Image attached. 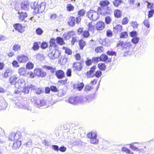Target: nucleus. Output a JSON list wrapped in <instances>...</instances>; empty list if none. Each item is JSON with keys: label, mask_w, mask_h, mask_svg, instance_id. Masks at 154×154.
I'll use <instances>...</instances> for the list:
<instances>
[{"label": "nucleus", "mask_w": 154, "mask_h": 154, "mask_svg": "<svg viewBox=\"0 0 154 154\" xmlns=\"http://www.w3.org/2000/svg\"><path fill=\"white\" fill-rule=\"evenodd\" d=\"M56 39L54 38H51L49 41V48L50 50L48 54V56L51 60H54L56 58H58L61 55V53L58 50H56V49L52 50V47H54V48H56L57 45L55 41Z\"/></svg>", "instance_id": "f257e3e1"}, {"label": "nucleus", "mask_w": 154, "mask_h": 154, "mask_svg": "<svg viewBox=\"0 0 154 154\" xmlns=\"http://www.w3.org/2000/svg\"><path fill=\"white\" fill-rule=\"evenodd\" d=\"M24 139H22V142L20 140L15 141L12 147L14 149H16L19 148L22 142L23 145L25 146L30 147L32 146V141L29 138H28L27 137H25Z\"/></svg>", "instance_id": "f03ea898"}, {"label": "nucleus", "mask_w": 154, "mask_h": 154, "mask_svg": "<svg viewBox=\"0 0 154 154\" xmlns=\"http://www.w3.org/2000/svg\"><path fill=\"white\" fill-rule=\"evenodd\" d=\"M87 16L90 20L95 21L98 19L99 15L97 12L90 10L87 13Z\"/></svg>", "instance_id": "7ed1b4c3"}, {"label": "nucleus", "mask_w": 154, "mask_h": 154, "mask_svg": "<svg viewBox=\"0 0 154 154\" xmlns=\"http://www.w3.org/2000/svg\"><path fill=\"white\" fill-rule=\"evenodd\" d=\"M82 96H71L68 99V101L69 103L74 105H75L79 103H82Z\"/></svg>", "instance_id": "20e7f679"}, {"label": "nucleus", "mask_w": 154, "mask_h": 154, "mask_svg": "<svg viewBox=\"0 0 154 154\" xmlns=\"http://www.w3.org/2000/svg\"><path fill=\"white\" fill-rule=\"evenodd\" d=\"M87 137L90 139V143L93 144H96L98 142V140L97 139V132L94 131L87 134Z\"/></svg>", "instance_id": "39448f33"}, {"label": "nucleus", "mask_w": 154, "mask_h": 154, "mask_svg": "<svg viewBox=\"0 0 154 154\" xmlns=\"http://www.w3.org/2000/svg\"><path fill=\"white\" fill-rule=\"evenodd\" d=\"M96 93H95L89 94L86 96L85 97L82 96V103H84L86 101L90 102L93 101L95 99Z\"/></svg>", "instance_id": "423d86ee"}, {"label": "nucleus", "mask_w": 154, "mask_h": 154, "mask_svg": "<svg viewBox=\"0 0 154 154\" xmlns=\"http://www.w3.org/2000/svg\"><path fill=\"white\" fill-rule=\"evenodd\" d=\"M34 73L38 77H45L46 75V72L42 70V69L37 68L35 69Z\"/></svg>", "instance_id": "0eeeda50"}, {"label": "nucleus", "mask_w": 154, "mask_h": 154, "mask_svg": "<svg viewBox=\"0 0 154 154\" xmlns=\"http://www.w3.org/2000/svg\"><path fill=\"white\" fill-rule=\"evenodd\" d=\"M96 69V66H93L90 69V70L86 72V76L88 78H93L94 77V73L95 69Z\"/></svg>", "instance_id": "6e6552de"}, {"label": "nucleus", "mask_w": 154, "mask_h": 154, "mask_svg": "<svg viewBox=\"0 0 154 154\" xmlns=\"http://www.w3.org/2000/svg\"><path fill=\"white\" fill-rule=\"evenodd\" d=\"M26 83L25 81L23 79H19L17 80L16 84H15V87L19 89L23 87L25 85Z\"/></svg>", "instance_id": "1a4fd4ad"}, {"label": "nucleus", "mask_w": 154, "mask_h": 154, "mask_svg": "<svg viewBox=\"0 0 154 154\" xmlns=\"http://www.w3.org/2000/svg\"><path fill=\"white\" fill-rule=\"evenodd\" d=\"M131 46L130 45V44L129 43H125V46L124 48L123 49V50L125 51V54L126 53L127 54L130 55L132 54L131 50H132Z\"/></svg>", "instance_id": "9d476101"}, {"label": "nucleus", "mask_w": 154, "mask_h": 154, "mask_svg": "<svg viewBox=\"0 0 154 154\" xmlns=\"http://www.w3.org/2000/svg\"><path fill=\"white\" fill-rule=\"evenodd\" d=\"M109 2L107 0H103L100 1L99 5L101 7H98L97 9V11H101L103 9V7L108 6L110 4Z\"/></svg>", "instance_id": "9b49d317"}, {"label": "nucleus", "mask_w": 154, "mask_h": 154, "mask_svg": "<svg viewBox=\"0 0 154 154\" xmlns=\"http://www.w3.org/2000/svg\"><path fill=\"white\" fill-rule=\"evenodd\" d=\"M20 7L21 10L27 11L29 8V2L26 1H23L21 3Z\"/></svg>", "instance_id": "f8f14e48"}, {"label": "nucleus", "mask_w": 154, "mask_h": 154, "mask_svg": "<svg viewBox=\"0 0 154 154\" xmlns=\"http://www.w3.org/2000/svg\"><path fill=\"white\" fill-rule=\"evenodd\" d=\"M18 61L20 63H26L28 60V57L24 54L18 56L17 58Z\"/></svg>", "instance_id": "ddd939ff"}, {"label": "nucleus", "mask_w": 154, "mask_h": 154, "mask_svg": "<svg viewBox=\"0 0 154 154\" xmlns=\"http://www.w3.org/2000/svg\"><path fill=\"white\" fill-rule=\"evenodd\" d=\"M46 3L45 2H42L38 4V8L37 11L38 13H42L45 10Z\"/></svg>", "instance_id": "4468645a"}, {"label": "nucleus", "mask_w": 154, "mask_h": 154, "mask_svg": "<svg viewBox=\"0 0 154 154\" xmlns=\"http://www.w3.org/2000/svg\"><path fill=\"white\" fill-rule=\"evenodd\" d=\"M72 67L73 70L78 71H80L83 67L82 64L78 62H74L73 64Z\"/></svg>", "instance_id": "2eb2a0df"}, {"label": "nucleus", "mask_w": 154, "mask_h": 154, "mask_svg": "<svg viewBox=\"0 0 154 154\" xmlns=\"http://www.w3.org/2000/svg\"><path fill=\"white\" fill-rule=\"evenodd\" d=\"M55 75L57 78L59 79H62L65 76L64 72L63 70L60 69L57 71Z\"/></svg>", "instance_id": "dca6fc26"}, {"label": "nucleus", "mask_w": 154, "mask_h": 154, "mask_svg": "<svg viewBox=\"0 0 154 154\" xmlns=\"http://www.w3.org/2000/svg\"><path fill=\"white\" fill-rule=\"evenodd\" d=\"M67 87L66 86H64L62 89L58 90L57 96L59 97H62L65 95L67 92Z\"/></svg>", "instance_id": "f3484780"}, {"label": "nucleus", "mask_w": 154, "mask_h": 154, "mask_svg": "<svg viewBox=\"0 0 154 154\" xmlns=\"http://www.w3.org/2000/svg\"><path fill=\"white\" fill-rule=\"evenodd\" d=\"M42 67L43 68L45 69L46 71L50 70L52 75H54L56 72V68L53 67L51 66L45 65L43 66Z\"/></svg>", "instance_id": "a211bd4d"}, {"label": "nucleus", "mask_w": 154, "mask_h": 154, "mask_svg": "<svg viewBox=\"0 0 154 154\" xmlns=\"http://www.w3.org/2000/svg\"><path fill=\"white\" fill-rule=\"evenodd\" d=\"M105 25L104 22L100 21L97 22L95 25L96 29L98 30H101L105 27Z\"/></svg>", "instance_id": "6ab92c4d"}, {"label": "nucleus", "mask_w": 154, "mask_h": 154, "mask_svg": "<svg viewBox=\"0 0 154 154\" xmlns=\"http://www.w3.org/2000/svg\"><path fill=\"white\" fill-rule=\"evenodd\" d=\"M35 103L38 107L40 108L46 104V101L44 99H38L35 102Z\"/></svg>", "instance_id": "aec40b11"}, {"label": "nucleus", "mask_w": 154, "mask_h": 154, "mask_svg": "<svg viewBox=\"0 0 154 154\" xmlns=\"http://www.w3.org/2000/svg\"><path fill=\"white\" fill-rule=\"evenodd\" d=\"M99 42L102 45L106 47L110 46L111 43L110 40L107 38L101 39L100 40Z\"/></svg>", "instance_id": "412c9836"}, {"label": "nucleus", "mask_w": 154, "mask_h": 154, "mask_svg": "<svg viewBox=\"0 0 154 154\" xmlns=\"http://www.w3.org/2000/svg\"><path fill=\"white\" fill-rule=\"evenodd\" d=\"M75 34V32L73 30L69 31L66 34L65 33L63 35L64 40L69 39L71 36H74Z\"/></svg>", "instance_id": "4be33fe9"}, {"label": "nucleus", "mask_w": 154, "mask_h": 154, "mask_svg": "<svg viewBox=\"0 0 154 154\" xmlns=\"http://www.w3.org/2000/svg\"><path fill=\"white\" fill-rule=\"evenodd\" d=\"M75 17L71 16L68 19V23L69 26L73 27L75 25Z\"/></svg>", "instance_id": "5701e85b"}, {"label": "nucleus", "mask_w": 154, "mask_h": 154, "mask_svg": "<svg viewBox=\"0 0 154 154\" xmlns=\"http://www.w3.org/2000/svg\"><path fill=\"white\" fill-rule=\"evenodd\" d=\"M19 18L21 21H23L27 17V15L26 12H19Z\"/></svg>", "instance_id": "b1692460"}, {"label": "nucleus", "mask_w": 154, "mask_h": 154, "mask_svg": "<svg viewBox=\"0 0 154 154\" xmlns=\"http://www.w3.org/2000/svg\"><path fill=\"white\" fill-rule=\"evenodd\" d=\"M17 79V78L16 76L14 75L9 78V81L11 85H14L15 86Z\"/></svg>", "instance_id": "393cba45"}, {"label": "nucleus", "mask_w": 154, "mask_h": 154, "mask_svg": "<svg viewBox=\"0 0 154 154\" xmlns=\"http://www.w3.org/2000/svg\"><path fill=\"white\" fill-rule=\"evenodd\" d=\"M13 26L15 30L19 32H21L23 27L21 24L16 23L13 25Z\"/></svg>", "instance_id": "a878e982"}, {"label": "nucleus", "mask_w": 154, "mask_h": 154, "mask_svg": "<svg viewBox=\"0 0 154 154\" xmlns=\"http://www.w3.org/2000/svg\"><path fill=\"white\" fill-rule=\"evenodd\" d=\"M56 40L57 43L59 45H63L65 44L63 38L60 37H57Z\"/></svg>", "instance_id": "bb28decb"}, {"label": "nucleus", "mask_w": 154, "mask_h": 154, "mask_svg": "<svg viewBox=\"0 0 154 154\" xmlns=\"http://www.w3.org/2000/svg\"><path fill=\"white\" fill-rule=\"evenodd\" d=\"M38 4L39 3L38 2H32L31 3L30 7L31 8L37 11Z\"/></svg>", "instance_id": "cd10ccee"}, {"label": "nucleus", "mask_w": 154, "mask_h": 154, "mask_svg": "<svg viewBox=\"0 0 154 154\" xmlns=\"http://www.w3.org/2000/svg\"><path fill=\"white\" fill-rule=\"evenodd\" d=\"M114 15L115 17L117 18H120L122 16L121 11L120 10H116L114 12Z\"/></svg>", "instance_id": "c85d7f7f"}, {"label": "nucleus", "mask_w": 154, "mask_h": 154, "mask_svg": "<svg viewBox=\"0 0 154 154\" xmlns=\"http://www.w3.org/2000/svg\"><path fill=\"white\" fill-rule=\"evenodd\" d=\"M74 86H75L77 90L80 91L84 87V84L83 82H81L75 85H74Z\"/></svg>", "instance_id": "c756f323"}, {"label": "nucleus", "mask_w": 154, "mask_h": 154, "mask_svg": "<svg viewBox=\"0 0 154 154\" xmlns=\"http://www.w3.org/2000/svg\"><path fill=\"white\" fill-rule=\"evenodd\" d=\"M99 57L100 61L104 62L106 61L108 59V56L104 54H103L101 55Z\"/></svg>", "instance_id": "7c9ffc66"}, {"label": "nucleus", "mask_w": 154, "mask_h": 154, "mask_svg": "<svg viewBox=\"0 0 154 154\" xmlns=\"http://www.w3.org/2000/svg\"><path fill=\"white\" fill-rule=\"evenodd\" d=\"M114 31L117 33L121 32L122 30V26L120 25H117L114 28Z\"/></svg>", "instance_id": "2f4dec72"}, {"label": "nucleus", "mask_w": 154, "mask_h": 154, "mask_svg": "<svg viewBox=\"0 0 154 154\" xmlns=\"http://www.w3.org/2000/svg\"><path fill=\"white\" fill-rule=\"evenodd\" d=\"M79 44L80 47V48L81 50H82L84 47L86 45L85 42L82 39H81L79 41Z\"/></svg>", "instance_id": "473e14b6"}, {"label": "nucleus", "mask_w": 154, "mask_h": 154, "mask_svg": "<svg viewBox=\"0 0 154 154\" xmlns=\"http://www.w3.org/2000/svg\"><path fill=\"white\" fill-rule=\"evenodd\" d=\"M0 103L1 104L2 109H5L7 106L6 101L3 99L0 101Z\"/></svg>", "instance_id": "72a5a7b5"}, {"label": "nucleus", "mask_w": 154, "mask_h": 154, "mask_svg": "<svg viewBox=\"0 0 154 154\" xmlns=\"http://www.w3.org/2000/svg\"><path fill=\"white\" fill-rule=\"evenodd\" d=\"M88 30L90 32H94V24H92V22L89 23L88 25Z\"/></svg>", "instance_id": "f704fd0d"}, {"label": "nucleus", "mask_w": 154, "mask_h": 154, "mask_svg": "<svg viewBox=\"0 0 154 154\" xmlns=\"http://www.w3.org/2000/svg\"><path fill=\"white\" fill-rule=\"evenodd\" d=\"M135 143L139 144V143L138 142H134L131 143L130 144V148L133 150H135L137 151H139V149H138V147H136L134 146V144Z\"/></svg>", "instance_id": "c9c22d12"}, {"label": "nucleus", "mask_w": 154, "mask_h": 154, "mask_svg": "<svg viewBox=\"0 0 154 154\" xmlns=\"http://www.w3.org/2000/svg\"><path fill=\"white\" fill-rule=\"evenodd\" d=\"M12 71L11 69H7L4 74V77L5 78L10 76L12 74Z\"/></svg>", "instance_id": "e433bc0d"}, {"label": "nucleus", "mask_w": 154, "mask_h": 154, "mask_svg": "<svg viewBox=\"0 0 154 154\" xmlns=\"http://www.w3.org/2000/svg\"><path fill=\"white\" fill-rule=\"evenodd\" d=\"M125 43H124L123 41H119L117 44L116 47H121L123 49V48L125 47Z\"/></svg>", "instance_id": "4c0bfd02"}, {"label": "nucleus", "mask_w": 154, "mask_h": 154, "mask_svg": "<svg viewBox=\"0 0 154 154\" xmlns=\"http://www.w3.org/2000/svg\"><path fill=\"white\" fill-rule=\"evenodd\" d=\"M39 48L38 42H35L33 45V47L32 48V49L35 51L38 50Z\"/></svg>", "instance_id": "58836bf2"}, {"label": "nucleus", "mask_w": 154, "mask_h": 154, "mask_svg": "<svg viewBox=\"0 0 154 154\" xmlns=\"http://www.w3.org/2000/svg\"><path fill=\"white\" fill-rule=\"evenodd\" d=\"M122 151L125 152L128 154H134L129 149L126 147H122Z\"/></svg>", "instance_id": "ea45409f"}, {"label": "nucleus", "mask_w": 154, "mask_h": 154, "mask_svg": "<svg viewBox=\"0 0 154 154\" xmlns=\"http://www.w3.org/2000/svg\"><path fill=\"white\" fill-rule=\"evenodd\" d=\"M18 73L21 75H25V68L21 67L18 69Z\"/></svg>", "instance_id": "a19ab883"}, {"label": "nucleus", "mask_w": 154, "mask_h": 154, "mask_svg": "<svg viewBox=\"0 0 154 154\" xmlns=\"http://www.w3.org/2000/svg\"><path fill=\"white\" fill-rule=\"evenodd\" d=\"M128 36V32L126 31L123 32L120 34V38H127Z\"/></svg>", "instance_id": "79ce46f5"}, {"label": "nucleus", "mask_w": 154, "mask_h": 154, "mask_svg": "<svg viewBox=\"0 0 154 154\" xmlns=\"http://www.w3.org/2000/svg\"><path fill=\"white\" fill-rule=\"evenodd\" d=\"M98 67L102 71H104L106 68L105 64L104 63H99L98 65Z\"/></svg>", "instance_id": "37998d69"}, {"label": "nucleus", "mask_w": 154, "mask_h": 154, "mask_svg": "<svg viewBox=\"0 0 154 154\" xmlns=\"http://www.w3.org/2000/svg\"><path fill=\"white\" fill-rule=\"evenodd\" d=\"M21 108L23 109H27L29 111H31V108L29 106L28 104H22Z\"/></svg>", "instance_id": "c03bdc74"}, {"label": "nucleus", "mask_w": 154, "mask_h": 154, "mask_svg": "<svg viewBox=\"0 0 154 154\" xmlns=\"http://www.w3.org/2000/svg\"><path fill=\"white\" fill-rule=\"evenodd\" d=\"M34 65L31 62L28 63L26 65V68L28 69H32L33 68Z\"/></svg>", "instance_id": "a18cd8bd"}, {"label": "nucleus", "mask_w": 154, "mask_h": 154, "mask_svg": "<svg viewBox=\"0 0 154 154\" xmlns=\"http://www.w3.org/2000/svg\"><path fill=\"white\" fill-rule=\"evenodd\" d=\"M122 2V0H115L113 2V5L116 7H118Z\"/></svg>", "instance_id": "49530a36"}, {"label": "nucleus", "mask_w": 154, "mask_h": 154, "mask_svg": "<svg viewBox=\"0 0 154 154\" xmlns=\"http://www.w3.org/2000/svg\"><path fill=\"white\" fill-rule=\"evenodd\" d=\"M107 54L109 56H116V53L115 51H108L106 52Z\"/></svg>", "instance_id": "de8ad7c7"}, {"label": "nucleus", "mask_w": 154, "mask_h": 154, "mask_svg": "<svg viewBox=\"0 0 154 154\" xmlns=\"http://www.w3.org/2000/svg\"><path fill=\"white\" fill-rule=\"evenodd\" d=\"M37 59L42 61L44 59V55L42 54H38L36 56Z\"/></svg>", "instance_id": "09e8293b"}, {"label": "nucleus", "mask_w": 154, "mask_h": 154, "mask_svg": "<svg viewBox=\"0 0 154 154\" xmlns=\"http://www.w3.org/2000/svg\"><path fill=\"white\" fill-rule=\"evenodd\" d=\"M12 48L13 50L15 51H19L20 49V46L18 44H15L13 46Z\"/></svg>", "instance_id": "8fccbe9b"}, {"label": "nucleus", "mask_w": 154, "mask_h": 154, "mask_svg": "<svg viewBox=\"0 0 154 154\" xmlns=\"http://www.w3.org/2000/svg\"><path fill=\"white\" fill-rule=\"evenodd\" d=\"M35 32L37 35H41L43 33V31L41 28H38L36 29Z\"/></svg>", "instance_id": "3c124183"}, {"label": "nucleus", "mask_w": 154, "mask_h": 154, "mask_svg": "<svg viewBox=\"0 0 154 154\" xmlns=\"http://www.w3.org/2000/svg\"><path fill=\"white\" fill-rule=\"evenodd\" d=\"M29 85H27L25 86L23 88V91L24 93L27 94H28L29 91Z\"/></svg>", "instance_id": "603ef678"}, {"label": "nucleus", "mask_w": 154, "mask_h": 154, "mask_svg": "<svg viewBox=\"0 0 154 154\" xmlns=\"http://www.w3.org/2000/svg\"><path fill=\"white\" fill-rule=\"evenodd\" d=\"M85 11L84 9H81L78 12V15L80 17H83L85 14Z\"/></svg>", "instance_id": "864d4df0"}, {"label": "nucleus", "mask_w": 154, "mask_h": 154, "mask_svg": "<svg viewBox=\"0 0 154 154\" xmlns=\"http://www.w3.org/2000/svg\"><path fill=\"white\" fill-rule=\"evenodd\" d=\"M102 75V72L100 70H97L94 73V77L99 78Z\"/></svg>", "instance_id": "5fc2aeb1"}, {"label": "nucleus", "mask_w": 154, "mask_h": 154, "mask_svg": "<svg viewBox=\"0 0 154 154\" xmlns=\"http://www.w3.org/2000/svg\"><path fill=\"white\" fill-rule=\"evenodd\" d=\"M8 139L9 140L11 141H14L15 140V133H11L8 136Z\"/></svg>", "instance_id": "6e6d98bb"}, {"label": "nucleus", "mask_w": 154, "mask_h": 154, "mask_svg": "<svg viewBox=\"0 0 154 154\" xmlns=\"http://www.w3.org/2000/svg\"><path fill=\"white\" fill-rule=\"evenodd\" d=\"M66 8L68 11H73L74 9V7L72 5L70 4L67 5Z\"/></svg>", "instance_id": "4d7b16f0"}, {"label": "nucleus", "mask_w": 154, "mask_h": 154, "mask_svg": "<svg viewBox=\"0 0 154 154\" xmlns=\"http://www.w3.org/2000/svg\"><path fill=\"white\" fill-rule=\"evenodd\" d=\"M105 22L107 24H109L112 21V19L109 16H107L105 18Z\"/></svg>", "instance_id": "13d9d810"}, {"label": "nucleus", "mask_w": 154, "mask_h": 154, "mask_svg": "<svg viewBox=\"0 0 154 154\" xmlns=\"http://www.w3.org/2000/svg\"><path fill=\"white\" fill-rule=\"evenodd\" d=\"M43 92V89L40 88H36L35 91L36 94H40L42 93Z\"/></svg>", "instance_id": "bf43d9fd"}, {"label": "nucleus", "mask_w": 154, "mask_h": 154, "mask_svg": "<svg viewBox=\"0 0 154 154\" xmlns=\"http://www.w3.org/2000/svg\"><path fill=\"white\" fill-rule=\"evenodd\" d=\"M21 137V134L20 132L15 133V141L19 140V139Z\"/></svg>", "instance_id": "052dcab7"}, {"label": "nucleus", "mask_w": 154, "mask_h": 154, "mask_svg": "<svg viewBox=\"0 0 154 154\" xmlns=\"http://www.w3.org/2000/svg\"><path fill=\"white\" fill-rule=\"evenodd\" d=\"M48 46V44L47 42H43L41 45V48L42 49H46Z\"/></svg>", "instance_id": "680f3d73"}, {"label": "nucleus", "mask_w": 154, "mask_h": 154, "mask_svg": "<svg viewBox=\"0 0 154 154\" xmlns=\"http://www.w3.org/2000/svg\"><path fill=\"white\" fill-rule=\"evenodd\" d=\"M92 63H97L100 61V57H93L91 59Z\"/></svg>", "instance_id": "e2e57ef3"}, {"label": "nucleus", "mask_w": 154, "mask_h": 154, "mask_svg": "<svg viewBox=\"0 0 154 154\" xmlns=\"http://www.w3.org/2000/svg\"><path fill=\"white\" fill-rule=\"evenodd\" d=\"M139 38L137 37H134L131 39V41L132 42L135 44H136L139 41Z\"/></svg>", "instance_id": "0e129e2a"}, {"label": "nucleus", "mask_w": 154, "mask_h": 154, "mask_svg": "<svg viewBox=\"0 0 154 154\" xmlns=\"http://www.w3.org/2000/svg\"><path fill=\"white\" fill-rule=\"evenodd\" d=\"M85 63L87 66H90L93 63L91 59H90L89 58H87Z\"/></svg>", "instance_id": "69168bd1"}, {"label": "nucleus", "mask_w": 154, "mask_h": 154, "mask_svg": "<svg viewBox=\"0 0 154 154\" xmlns=\"http://www.w3.org/2000/svg\"><path fill=\"white\" fill-rule=\"evenodd\" d=\"M51 91L54 92H57L58 91V89L56 86L52 85L50 86Z\"/></svg>", "instance_id": "338daca9"}, {"label": "nucleus", "mask_w": 154, "mask_h": 154, "mask_svg": "<svg viewBox=\"0 0 154 154\" xmlns=\"http://www.w3.org/2000/svg\"><path fill=\"white\" fill-rule=\"evenodd\" d=\"M12 64L13 66L15 67H18L20 66L19 63L16 60H14L12 62Z\"/></svg>", "instance_id": "774afa93"}]
</instances>
